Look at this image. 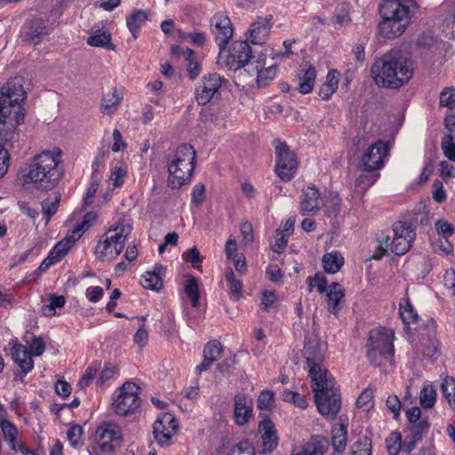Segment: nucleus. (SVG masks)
<instances>
[{"mask_svg":"<svg viewBox=\"0 0 455 455\" xmlns=\"http://www.w3.org/2000/svg\"><path fill=\"white\" fill-rule=\"evenodd\" d=\"M121 102V97L118 92L115 89L113 92L107 93L101 101L100 110L103 114L111 116L113 115Z\"/></svg>","mask_w":455,"mask_h":455,"instance_id":"obj_32","label":"nucleus"},{"mask_svg":"<svg viewBox=\"0 0 455 455\" xmlns=\"http://www.w3.org/2000/svg\"><path fill=\"white\" fill-rule=\"evenodd\" d=\"M307 283L308 285V291L311 292L314 287H316L319 293L327 291V278L321 273H316L314 276H308L307 278Z\"/></svg>","mask_w":455,"mask_h":455,"instance_id":"obj_45","label":"nucleus"},{"mask_svg":"<svg viewBox=\"0 0 455 455\" xmlns=\"http://www.w3.org/2000/svg\"><path fill=\"white\" fill-rule=\"evenodd\" d=\"M275 172L277 176L283 181L291 180L295 173L298 162L295 154L291 151L285 143L275 140Z\"/></svg>","mask_w":455,"mask_h":455,"instance_id":"obj_11","label":"nucleus"},{"mask_svg":"<svg viewBox=\"0 0 455 455\" xmlns=\"http://www.w3.org/2000/svg\"><path fill=\"white\" fill-rule=\"evenodd\" d=\"M327 309L330 313L336 315L343 307L345 291L339 283H331L326 291Z\"/></svg>","mask_w":455,"mask_h":455,"instance_id":"obj_24","label":"nucleus"},{"mask_svg":"<svg viewBox=\"0 0 455 455\" xmlns=\"http://www.w3.org/2000/svg\"><path fill=\"white\" fill-rule=\"evenodd\" d=\"M182 257L186 261L190 262L195 267H197V266L202 262L200 251L196 247H193L183 252Z\"/></svg>","mask_w":455,"mask_h":455,"instance_id":"obj_63","label":"nucleus"},{"mask_svg":"<svg viewBox=\"0 0 455 455\" xmlns=\"http://www.w3.org/2000/svg\"><path fill=\"white\" fill-rule=\"evenodd\" d=\"M257 73V82L259 86H267L269 81H271L276 75V67L272 65L267 68H259V65L255 68Z\"/></svg>","mask_w":455,"mask_h":455,"instance_id":"obj_46","label":"nucleus"},{"mask_svg":"<svg viewBox=\"0 0 455 455\" xmlns=\"http://www.w3.org/2000/svg\"><path fill=\"white\" fill-rule=\"evenodd\" d=\"M50 304L46 306L44 309L46 311L51 312L52 314H54L56 308L63 307L66 299L64 296L61 295H56V294H51L49 298Z\"/></svg>","mask_w":455,"mask_h":455,"instance_id":"obj_64","label":"nucleus"},{"mask_svg":"<svg viewBox=\"0 0 455 455\" xmlns=\"http://www.w3.org/2000/svg\"><path fill=\"white\" fill-rule=\"evenodd\" d=\"M270 28L271 25L268 19L259 18L251 24L248 30L249 36L246 41L248 44H263L269 35Z\"/></svg>","mask_w":455,"mask_h":455,"instance_id":"obj_22","label":"nucleus"},{"mask_svg":"<svg viewBox=\"0 0 455 455\" xmlns=\"http://www.w3.org/2000/svg\"><path fill=\"white\" fill-rule=\"evenodd\" d=\"M393 237L385 235L379 239V244L372 255V259H380L389 251L395 255L408 252L416 238L415 229L410 223L396 221L393 225Z\"/></svg>","mask_w":455,"mask_h":455,"instance_id":"obj_6","label":"nucleus"},{"mask_svg":"<svg viewBox=\"0 0 455 455\" xmlns=\"http://www.w3.org/2000/svg\"><path fill=\"white\" fill-rule=\"evenodd\" d=\"M351 12L352 7L349 4H339L331 17V23L335 27V28H341L347 27L351 21Z\"/></svg>","mask_w":455,"mask_h":455,"instance_id":"obj_28","label":"nucleus"},{"mask_svg":"<svg viewBox=\"0 0 455 455\" xmlns=\"http://www.w3.org/2000/svg\"><path fill=\"white\" fill-rule=\"evenodd\" d=\"M48 32V27L41 18L29 20L23 26L25 40L34 44H39Z\"/></svg>","mask_w":455,"mask_h":455,"instance_id":"obj_21","label":"nucleus"},{"mask_svg":"<svg viewBox=\"0 0 455 455\" xmlns=\"http://www.w3.org/2000/svg\"><path fill=\"white\" fill-rule=\"evenodd\" d=\"M455 104V87H445L439 95V107L446 108L449 110L454 109Z\"/></svg>","mask_w":455,"mask_h":455,"instance_id":"obj_44","label":"nucleus"},{"mask_svg":"<svg viewBox=\"0 0 455 455\" xmlns=\"http://www.w3.org/2000/svg\"><path fill=\"white\" fill-rule=\"evenodd\" d=\"M228 455H255V449L248 440H242L231 448Z\"/></svg>","mask_w":455,"mask_h":455,"instance_id":"obj_50","label":"nucleus"},{"mask_svg":"<svg viewBox=\"0 0 455 455\" xmlns=\"http://www.w3.org/2000/svg\"><path fill=\"white\" fill-rule=\"evenodd\" d=\"M387 451L390 455H397L402 449V436L398 432H393L387 438Z\"/></svg>","mask_w":455,"mask_h":455,"instance_id":"obj_52","label":"nucleus"},{"mask_svg":"<svg viewBox=\"0 0 455 455\" xmlns=\"http://www.w3.org/2000/svg\"><path fill=\"white\" fill-rule=\"evenodd\" d=\"M100 363H95L93 365L89 366L84 376L79 379L78 385L84 388L89 385V383L92 381V379L95 377L98 370H99Z\"/></svg>","mask_w":455,"mask_h":455,"instance_id":"obj_61","label":"nucleus"},{"mask_svg":"<svg viewBox=\"0 0 455 455\" xmlns=\"http://www.w3.org/2000/svg\"><path fill=\"white\" fill-rule=\"evenodd\" d=\"M413 73V61L399 50H391L371 67V76L375 84L389 89H397L407 84Z\"/></svg>","mask_w":455,"mask_h":455,"instance_id":"obj_2","label":"nucleus"},{"mask_svg":"<svg viewBox=\"0 0 455 455\" xmlns=\"http://www.w3.org/2000/svg\"><path fill=\"white\" fill-rule=\"evenodd\" d=\"M87 44L93 47H105L107 49H114L111 44V36L107 32H100L90 36L87 40Z\"/></svg>","mask_w":455,"mask_h":455,"instance_id":"obj_40","label":"nucleus"},{"mask_svg":"<svg viewBox=\"0 0 455 455\" xmlns=\"http://www.w3.org/2000/svg\"><path fill=\"white\" fill-rule=\"evenodd\" d=\"M283 401L292 403L300 409H306L307 407V402L304 395L298 392L285 389L281 395Z\"/></svg>","mask_w":455,"mask_h":455,"instance_id":"obj_42","label":"nucleus"},{"mask_svg":"<svg viewBox=\"0 0 455 455\" xmlns=\"http://www.w3.org/2000/svg\"><path fill=\"white\" fill-rule=\"evenodd\" d=\"M441 389L449 404L455 408V379L452 377L445 378L441 385Z\"/></svg>","mask_w":455,"mask_h":455,"instance_id":"obj_43","label":"nucleus"},{"mask_svg":"<svg viewBox=\"0 0 455 455\" xmlns=\"http://www.w3.org/2000/svg\"><path fill=\"white\" fill-rule=\"evenodd\" d=\"M83 427L79 425H74L68 430V439L74 448L81 447L83 444L82 435Z\"/></svg>","mask_w":455,"mask_h":455,"instance_id":"obj_53","label":"nucleus"},{"mask_svg":"<svg viewBox=\"0 0 455 455\" xmlns=\"http://www.w3.org/2000/svg\"><path fill=\"white\" fill-rule=\"evenodd\" d=\"M116 373H117L116 366L110 362L106 363L103 370L101 371V372L100 374V378H99V381H100V385H103L106 381L113 379Z\"/></svg>","mask_w":455,"mask_h":455,"instance_id":"obj_60","label":"nucleus"},{"mask_svg":"<svg viewBox=\"0 0 455 455\" xmlns=\"http://www.w3.org/2000/svg\"><path fill=\"white\" fill-rule=\"evenodd\" d=\"M394 332L387 328L373 329L369 332L366 355L371 365L379 367L385 362H394Z\"/></svg>","mask_w":455,"mask_h":455,"instance_id":"obj_7","label":"nucleus"},{"mask_svg":"<svg viewBox=\"0 0 455 455\" xmlns=\"http://www.w3.org/2000/svg\"><path fill=\"white\" fill-rule=\"evenodd\" d=\"M371 443L367 437L359 439L355 443V450L352 451V455H371Z\"/></svg>","mask_w":455,"mask_h":455,"instance_id":"obj_58","label":"nucleus"},{"mask_svg":"<svg viewBox=\"0 0 455 455\" xmlns=\"http://www.w3.org/2000/svg\"><path fill=\"white\" fill-rule=\"evenodd\" d=\"M26 97L27 93L23 88L21 77H14L8 80L6 84L1 89L0 100L4 104L10 106L11 110L13 108L12 112L16 124H20L24 121L25 112L20 103L25 100Z\"/></svg>","mask_w":455,"mask_h":455,"instance_id":"obj_8","label":"nucleus"},{"mask_svg":"<svg viewBox=\"0 0 455 455\" xmlns=\"http://www.w3.org/2000/svg\"><path fill=\"white\" fill-rule=\"evenodd\" d=\"M331 445L336 452L345 451L347 443V427L344 424L335 426L331 430Z\"/></svg>","mask_w":455,"mask_h":455,"instance_id":"obj_30","label":"nucleus"},{"mask_svg":"<svg viewBox=\"0 0 455 455\" xmlns=\"http://www.w3.org/2000/svg\"><path fill=\"white\" fill-rule=\"evenodd\" d=\"M24 339L29 347L28 352L31 355L39 356L44 352L45 343L40 337H36L33 333L27 332Z\"/></svg>","mask_w":455,"mask_h":455,"instance_id":"obj_37","label":"nucleus"},{"mask_svg":"<svg viewBox=\"0 0 455 455\" xmlns=\"http://www.w3.org/2000/svg\"><path fill=\"white\" fill-rule=\"evenodd\" d=\"M0 426L5 441L10 444L12 450H17L18 447H23L17 440L18 430L12 423L8 420H3Z\"/></svg>","mask_w":455,"mask_h":455,"instance_id":"obj_36","label":"nucleus"},{"mask_svg":"<svg viewBox=\"0 0 455 455\" xmlns=\"http://www.w3.org/2000/svg\"><path fill=\"white\" fill-rule=\"evenodd\" d=\"M226 281L229 285L230 296L235 300H238L242 296L243 284L241 281L235 277V274L231 268H229L226 273Z\"/></svg>","mask_w":455,"mask_h":455,"instance_id":"obj_41","label":"nucleus"},{"mask_svg":"<svg viewBox=\"0 0 455 455\" xmlns=\"http://www.w3.org/2000/svg\"><path fill=\"white\" fill-rule=\"evenodd\" d=\"M341 200L338 196L331 199L330 204L326 206L325 216L331 220L336 219L340 212Z\"/></svg>","mask_w":455,"mask_h":455,"instance_id":"obj_62","label":"nucleus"},{"mask_svg":"<svg viewBox=\"0 0 455 455\" xmlns=\"http://www.w3.org/2000/svg\"><path fill=\"white\" fill-rule=\"evenodd\" d=\"M148 12L143 10H138L126 18V24L133 36L136 37V33L141 26L148 20Z\"/></svg>","mask_w":455,"mask_h":455,"instance_id":"obj_35","label":"nucleus"},{"mask_svg":"<svg viewBox=\"0 0 455 455\" xmlns=\"http://www.w3.org/2000/svg\"><path fill=\"white\" fill-rule=\"evenodd\" d=\"M324 271L328 274L337 273L344 265V258L339 251H332L323 256Z\"/></svg>","mask_w":455,"mask_h":455,"instance_id":"obj_29","label":"nucleus"},{"mask_svg":"<svg viewBox=\"0 0 455 455\" xmlns=\"http://www.w3.org/2000/svg\"><path fill=\"white\" fill-rule=\"evenodd\" d=\"M223 81L217 73L204 75L202 79V85L196 90V100L199 105L207 104L219 91Z\"/></svg>","mask_w":455,"mask_h":455,"instance_id":"obj_17","label":"nucleus"},{"mask_svg":"<svg viewBox=\"0 0 455 455\" xmlns=\"http://www.w3.org/2000/svg\"><path fill=\"white\" fill-rule=\"evenodd\" d=\"M258 431L261 435L263 453L272 452L278 445L279 438L273 421L266 417L259 423Z\"/></svg>","mask_w":455,"mask_h":455,"instance_id":"obj_19","label":"nucleus"},{"mask_svg":"<svg viewBox=\"0 0 455 455\" xmlns=\"http://www.w3.org/2000/svg\"><path fill=\"white\" fill-rule=\"evenodd\" d=\"M123 441L121 429L116 424L104 423L95 431L93 451L97 455H113Z\"/></svg>","mask_w":455,"mask_h":455,"instance_id":"obj_9","label":"nucleus"},{"mask_svg":"<svg viewBox=\"0 0 455 455\" xmlns=\"http://www.w3.org/2000/svg\"><path fill=\"white\" fill-rule=\"evenodd\" d=\"M178 428V421L172 414H163L156 420L153 426V434L156 441L161 446L169 445Z\"/></svg>","mask_w":455,"mask_h":455,"instance_id":"obj_13","label":"nucleus"},{"mask_svg":"<svg viewBox=\"0 0 455 455\" xmlns=\"http://www.w3.org/2000/svg\"><path fill=\"white\" fill-rule=\"evenodd\" d=\"M251 50L247 41H237L227 55L226 65L229 69L236 71L245 67L251 60Z\"/></svg>","mask_w":455,"mask_h":455,"instance_id":"obj_15","label":"nucleus"},{"mask_svg":"<svg viewBox=\"0 0 455 455\" xmlns=\"http://www.w3.org/2000/svg\"><path fill=\"white\" fill-rule=\"evenodd\" d=\"M60 151H44L34 156L28 164V172L23 180L26 184L31 183L41 191L53 189L63 176V169L60 165Z\"/></svg>","mask_w":455,"mask_h":455,"instance_id":"obj_3","label":"nucleus"},{"mask_svg":"<svg viewBox=\"0 0 455 455\" xmlns=\"http://www.w3.org/2000/svg\"><path fill=\"white\" fill-rule=\"evenodd\" d=\"M196 159V153L191 145L182 144L177 148L172 159L167 164L169 188L179 189L191 180Z\"/></svg>","mask_w":455,"mask_h":455,"instance_id":"obj_5","label":"nucleus"},{"mask_svg":"<svg viewBox=\"0 0 455 455\" xmlns=\"http://www.w3.org/2000/svg\"><path fill=\"white\" fill-rule=\"evenodd\" d=\"M233 419L237 426L246 425L253 414V400L247 395L239 393L233 399Z\"/></svg>","mask_w":455,"mask_h":455,"instance_id":"obj_16","label":"nucleus"},{"mask_svg":"<svg viewBox=\"0 0 455 455\" xmlns=\"http://www.w3.org/2000/svg\"><path fill=\"white\" fill-rule=\"evenodd\" d=\"M337 88L338 80H336L333 76L330 77V74H328L327 80L321 86L318 94L321 97V99L326 100L331 98V96L336 92Z\"/></svg>","mask_w":455,"mask_h":455,"instance_id":"obj_49","label":"nucleus"},{"mask_svg":"<svg viewBox=\"0 0 455 455\" xmlns=\"http://www.w3.org/2000/svg\"><path fill=\"white\" fill-rule=\"evenodd\" d=\"M185 293L189 298L193 307L197 308L200 305L199 283L191 275L186 277Z\"/></svg>","mask_w":455,"mask_h":455,"instance_id":"obj_34","label":"nucleus"},{"mask_svg":"<svg viewBox=\"0 0 455 455\" xmlns=\"http://www.w3.org/2000/svg\"><path fill=\"white\" fill-rule=\"evenodd\" d=\"M429 422L427 419H422L410 425L409 430L412 436L416 437V441H421L422 435L427 433L429 429Z\"/></svg>","mask_w":455,"mask_h":455,"instance_id":"obj_51","label":"nucleus"},{"mask_svg":"<svg viewBox=\"0 0 455 455\" xmlns=\"http://www.w3.org/2000/svg\"><path fill=\"white\" fill-rule=\"evenodd\" d=\"M304 354L318 411L323 416L337 415L340 410V393L334 378L323 364L322 347L317 342H308L304 347Z\"/></svg>","mask_w":455,"mask_h":455,"instance_id":"obj_1","label":"nucleus"},{"mask_svg":"<svg viewBox=\"0 0 455 455\" xmlns=\"http://www.w3.org/2000/svg\"><path fill=\"white\" fill-rule=\"evenodd\" d=\"M222 351L221 344L218 340H212L204 346V357H207L215 362L220 357Z\"/></svg>","mask_w":455,"mask_h":455,"instance_id":"obj_48","label":"nucleus"},{"mask_svg":"<svg viewBox=\"0 0 455 455\" xmlns=\"http://www.w3.org/2000/svg\"><path fill=\"white\" fill-rule=\"evenodd\" d=\"M330 446L329 440L322 435H313L300 449L305 455H324Z\"/></svg>","mask_w":455,"mask_h":455,"instance_id":"obj_25","label":"nucleus"},{"mask_svg":"<svg viewBox=\"0 0 455 455\" xmlns=\"http://www.w3.org/2000/svg\"><path fill=\"white\" fill-rule=\"evenodd\" d=\"M299 83V91L302 94H307L312 92L316 77L315 68L309 65L301 66L298 74Z\"/></svg>","mask_w":455,"mask_h":455,"instance_id":"obj_26","label":"nucleus"},{"mask_svg":"<svg viewBox=\"0 0 455 455\" xmlns=\"http://www.w3.org/2000/svg\"><path fill=\"white\" fill-rule=\"evenodd\" d=\"M127 229H129V227H125L124 224H118L114 228H110L103 236L105 245L102 249L105 251H108V249H109L108 243H112L116 250L114 254H120L124 247L125 240L128 235Z\"/></svg>","mask_w":455,"mask_h":455,"instance_id":"obj_20","label":"nucleus"},{"mask_svg":"<svg viewBox=\"0 0 455 455\" xmlns=\"http://www.w3.org/2000/svg\"><path fill=\"white\" fill-rule=\"evenodd\" d=\"M436 400V391L432 385H426L419 394L420 405L425 409L432 408Z\"/></svg>","mask_w":455,"mask_h":455,"instance_id":"obj_39","label":"nucleus"},{"mask_svg":"<svg viewBox=\"0 0 455 455\" xmlns=\"http://www.w3.org/2000/svg\"><path fill=\"white\" fill-rule=\"evenodd\" d=\"M12 113L10 106L0 100V141L9 142L16 136V128L19 124H16Z\"/></svg>","mask_w":455,"mask_h":455,"instance_id":"obj_18","label":"nucleus"},{"mask_svg":"<svg viewBox=\"0 0 455 455\" xmlns=\"http://www.w3.org/2000/svg\"><path fill=\"white\" fill-rule=\"evenodd\" d=\"M126 174V168L122 166L114 168L109 178L113 181V188H119L124 184Z\"/></svg>","mask_w":455,"mask_h":455,"instance_id":"obj_59","label":"nucleus"},{"mask_svg":"<svg viewBox=\"0 0 455 455\" xmlns=\"http://www.w3.org/2000/svg\"><path fill=\"white\" fill-rule=\"evenodd\" d=\"M400 315L402 320L405 325L410 323H417L419 320V315L412 305L407 300L405 305H400Z\"/></svg>","mask_w":455,"mask_h":455,"instance_id":"obj_47","label":"nucleus"},{"mask_svg":"<svg viewBox=\"0 0 455 455\" xmlns=\"http://www.w3.org/2000/svg\"><path fill=\"white\" fill-rule=\"evenodd\" d=\"M387 153V144L382 140H378L363 152L358 162L357 169L363 172H375L380 169Z\"/></svg>","mask_w":455,"mask_h":455,"instance_id":"obj_12","label":"nucleus"},{"mask_svg":"<svg viewBox=\"0 0 455 455\" xmlns=\"http://www.w3.org/2000/svg\"><path fill=\"white\" fill-rule=\"evenodd\" d=\"M104 245H105V239H102L98 243V244L95 248V253L99 256V258L101 260H103L106 258H108L109 259H114L116 257H117L119 255V254H114V251H116V250H115V247H113L112 243H108L109 249H108V251H106V252L102 249Z\"/></svg>","mask_w":455,"mask_h":455,"instance_id":"obj_57","label":"nucleus"},{"mask_svg":"<svg viewBox=\"0 0 455 455\" xmlns=\"http://www.w3.org/2000/svg\"><path fill=\"white\" fill-rule=\"evenodd\" d=\"M60 199L61 194L55 193L52 198L47 197L42 201V212L46 223H48L51 220L52 217L57 212Z\"/></svg>","mask_w":455,"mask_h":455,"instance_id":"obj_33","label":"nucleus"},{"mask_svg":"<svg viewBox=\"0 0 455 455\" xmlns=\"http://www.w3.org/2000/svg\"><path fill=\"white\" fill-rule=\"evenodd\" d=\"M361 172L355 181V192L359 196H363L379 176V173H374V172Z\"/></svg>","mask_w":455,"mask_h":455,"instance_id":"obj_31","label":"nucleus"},{"mask_svg":"<svg viewBox=\"0 0 455 455\" xmlns=\"http://www.w3.org/2000/svg\"><path fill=\"white\" fill-rule=\"evenodd\" d=\"M417 8L413 0H384L379 5L382 21L379 24V33L386 38L400 36L410 23Z\"/></svg>","mask_w":455,"mask_h":455,"instance_id":"obj_4","label":"nucleus"},{"mask_svg":"<svg viewBox=\"0 0 455 455\" xmlns=\"http://www.w3.org/2000/svg\"><path fill=\"white\" fill-rule=\"evenodd\" d=\"M321 197L318 189L312 186L303 189L300 196V212L305 215L319 210Z\"/></svg>","mask_w":455,"mask_h":455,"instance_id":"obj_23","label":"nucleus"},{"mask_svg":"<svg viewBox=\"0 0 455 455\" xmlns=\"http://www.w3.org/2000/svg\"><path fill=\"white\" fill-rule=\"evenodd\" d=\"M211 28L220 52H222L233 36L231 20L224 13L218 12L211 19Z\"/></svg>","mask_w":455,"mask_h":455,"instance_id":"obj_14","label":"nucleus"},{"mask_svg":"<svg viewBox=\"0 0 455 455\" xmlns=\"http://www.w3.org/2000/svg\"><path fill=\"white\" fill-rule=\"evenodd\" d=\"M140 387L130 381L123 384L113 402L115 412L118 415L127 416L135 411L140 406Z\"/></svg>","mask_w":455,"mask_h":455,"instance_id":"obj_10","label":"nucleus"},{"mask_svg":"<svg viewBox=\"0 0 455 455\" xmlns=\"http://www.w3.org/2000/svg\"><path fill=\"white\" fill-rule=\"evenodd\" d=\"M164 267L162 265H156L152 271H148L140 280V284L148 290L159 291L163 288L161 275Z\"/></svg>","mask_w":455,"mask_h":455,"instance_id":"obj_27","label":"nucleus"},{"mask_svg":"<svg viewBox=\"0 0 455 455\" xmlns=\"http://www.w3.org/2000/svg\"><path fill=\"white\" fill-rule=\"evenodd\" d=\"M275 395L273 391L264 390L260 392L258 398V408L259 410H268L274 404Z\"/></svg>","mask_w":455,"mask_h":455,"instance_id":"obj_56","label":"nucleus"},{"mask_svg":"<svg viewBox=\"0 0 455 455\" xmlns=\"http://www.w3.org/2000/svg\"><path fill=\"white\" fill-rule=\"evenodd\" d=\"M372 398H373L372 390L367 388L360 394V395L358 396V398L356 400L355 404L358 408H362L364 411H369L371 408L373 407Z\"/></svg>","mask_w":455,"mask_h":455,"instance_id":"obj_54","label":"nucleus"},{"mask_svg":"<svg viewBox=\"0 0 455 455\" xmlns=\"http://www.w3.org/2000/svg\"><path fill=\"white\" fill-rule=\"evenodd\" d=\"M101 180V175L100 173H95V175L91 176V183L90 187L87 188L84 196L83 198V207L86 209L91 206L93 203L94 196L99 188V184Z\"/></svg>","mask_w":455,"mask_h":455,"instance_id":"obj_38","label":"nucleus"},{"mask_svg":"<svg viewBox=\"0 0 455 455\" xmlns=\"http://www.w3.org/2000/svg\"><path fill=\"white\" fill-rule=\"evenodd\" d=\"M441 146L444 156L449 160L455 162V143H453V138L451 134L443 138Z\"/></svg>","mask_w":455,"mask_h":455,"instance_id":"obj_55","label":"nucleus"}]
</instances>
